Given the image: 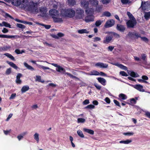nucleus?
Segmentation results:
<instances>
[{
    "instance_id": "nucleus-40",
    "label": "nucleus",
    "mask_w": 150,
    "mask_h": 150,
    "mask_svg": "<svg viewBox=\"0 0 150 150\" xmlns=\"http://www.w3.org/2000/svg\"><path fill=\"white\" fill-rule=\"evenodd\" d=\"M65 74H67L68 76L71 78L76 79L78 80H79V79L77 77H76L75 76L69 73L66 72Z\"/></svg>"
},
{
    "instance_id": "nucleus-59",
    "label": "nucleus",
    "mask_w": 150,
    "mask_h": 150,
    "mask_svg": "<svg viewBox=\"0 0 150 150\" xmlns=\"http://www.w3.org/2000/svg\"><path fill=\"white\" fill-rule=\"evenodd\" d=\"M113 102L115 104L119 106L120 107H121L120 105V104L119 102L117 100L114 99L113 100Z\"/></svg>"
},
{
    "instance_id": "nucleus-13",
    "label": "nucleus",
    "mask_w": 150,
    "mask_h": 150,
    "mask_svg": "<svg viewBox=\"0 0 150 150\" xmlns=\"http://www.w3.org/2000/svg\"><path fill=\"white\" fill-rule=\"evenodd\" d=\"M125 27L123 25L118 24L116 27L117 29L121 32H124L125 30Z\"/></svg>"
},
{
    "instance_id": "nucleus-9",
    "label": "nucleus",
    "mask_w": 150,
    "mask_h": 150,
    "mask_svg": "<svg viewBox=\"0 0 150 150\" xmlns=\"http://www.w3.org/2000/svg\"><path fill=\"white\" fill-rule=\"evenodd\" d=\"M94 16L90 15H87L85 18V21L87 23L93 21H94Z\"/></svg>"
},
{
    "instance_id": "nucleus-5",
    "label": "nucleus",
    "mask_w": 150,
    "mask_h": 150,
    "mask_svg": "<svg viewBox=\"0 0 150 150\" xmlns=\"http://www.w3.org/2000/svg\"><path fill=\"white\" fill-rule=\"evenodd\" d=\"M127 35L131 38L133 37L134 36H136L137 39H138L140 37V34L138 32H129Z\"/></svg>"
},
{
    "instance_id": "nucleus-38",
    "label": "nucleus",
    "mask_w": 150,
    "mask_h": 150,
    "mask_svg": "<svg viewBox=\"0 0 150 150\" xmlns=\"http://www.w3.org/2000/svg\"><path fill=\"white\" fill-rule=\"evenodd\" d=\"M127 15L129 17V18L130 19H135L133 15L129 12L128 11L127 13Z\"/></svg>"
},
{
    "instance_id": "nucleus-44",
    "label": "nucleus",
    "mask_w": 150,
    "mask_h": 150,
    "mask_svg": "<svg viewBox=\"0 0 150 150\" xmlns=\"http://www.w3.org/2000/svg\"><path fill=\"white\" fill-rule=\"evenodd\" d=\"M16 26L18 28L21 29H24L25 28V25L20 23H17Z\"/></svg>"
},
{
    "instance_id": "nucleus-47",
    "label": "nucleus",
    "mask_w": 150,
    "mask_h": 150,
    "mask_svg": "<svg viewBox=\"0 0 150 150\" xmlns=\"http://www.w3.org/2000/svg\"><path fill=\"white\" fill-rule=\"evenodd\" d=\"M139 38H141V39L143 41L145 42H148L149 41L148 39L145 37H141L140 36V37Z\"/></svg>"
},
{
    "instance_id": "nucleus-16",
    "label": "nucleus",
    "mask_w": 150,
    "mask_h": 150,
    "mask_svg": "<svg viewBox=\"0 0 150 150\" xmlns=\"http://www.w3.org/2000/svg\"><path fill=\"white\" fill-rule=\"evenodd\" d=\"M22 76V74L21 73H18L16 76V82L17 84H21L22 81L20 79V78Z\"/></svg>"
},
{
    "instance_id": "nucleus-37",
    "label": "nucleus",
    "mask_w": 150,
    "mask_h": 150,
    "mask_svg": "<svg viewBox=\"0 0 150 150\" xmlns=\"http://www.w3.org/2000/svg\"><path fill=\"white\" fill-rule=\"evenodd\" d=\"M130 75L133 77H137L139 76V75L136 74L134 71H132L131 72L130 74Z\"/></svg>"
},
{
    "instance_id": "nucleus-52",
    "label": "nucleus",
    "mask_w": 150,
    "mask_h": 150,
    "mask_svg": "<svg viewBox=\"0 0 150 150\" xmlns=\"http://www.w3.org/2000/svg\"><path fill=\"white\" fill-rule=\"evenodd\" d=\"M103 21H101L100 20L96 21L95 23V25L96 26H99L101 25Z\"/></svg>"
},
{
    "instance_id": "nucleus-32",
    "label": "nucleus",
    "mask_w": 150,
    "mask_h": 150,
    "mask_svg": "<svg viewBox=\"0 0 150 150\" xmlns=\"http://www.w3.org/2000/svg\"><path fill=\"white\" fill-rule=\"evenodd\" d=\"M89 74L91 75H99L100 73L98 71L96 70H93L90 72Z\"/></svg>"
},
{
    "instance_id": "nucleus-3",
    "label": "nucleus",
    "mask_w": 150,
    "mask_h": 150,
    "mask_svg": "<svg viewBox=\"0 0 150 150\" xmlns=\"http://www.w3.org/2000/svg\"><path fill=\"white\" fill-rule=\"evenodd\" d=\"M84 11L81 8H78L76 10V17L77 18L81 19L84 16Z\"/></svg>"
},
{
    "instance_id": "nucleus-14",
    "label": "nucleus",
    "mask_w": 150,
    "mask_h": 150,
    "mask_svg": "<svg viewBox=\"0 0 150 150\" xmlns=\"http://www.w3.org/2000/svg\"><path fill=\"white\" fill-rule=\"evenodd\" d=\"M81 6L83 8L86 9L88 8L89 3L88 1H81Z\"/></svg>"
},
{
    "instance_id": "nucleus-2",
    "label": "nucleus",
    "mask_w": 150,
    "mask_h": 150,
    "mask_svg": "<svg viewBox=\"0 0 150 150\" xmlns=\"http://www.w3.org/2000/svg\"><path fill=\"white\" fill-rule=\"evenodd\" d=\"M75 14V12L72 8H62L60 10V16L63 17H73Z\"/></svg>"
},
{
    "instance_id": "nucleus-55",
    "label": "nucleus",
    "mask_w": 150,
    "mask_h": 150,
    "mask_svg": "<svg viewBox=\"0 0 150 150\" xmlns=\"http://www.w3.org/2000/svg\"><path fill=\"white\" fill-rule=\"evenodd\" d=\"M120 73L123 76H128V74L124 71H120Z\"/></svg>"
},
{
    "instance_id": "nucleus-58",
    "label": "nucleus",
    "mask_w": 150,
    "mask_h": 150,
    "mask_svg": "<svg viewBox=\"0 0 150 150\" xmlns=\"http://www.w3.org/2000/svg\"><path fill=\"white\" fill-rule=\"evenodd\" d=\"M94 85L98 90H100L101 89V86L99 85L97 83H95Z\"/></svg>"
},
{
    "instance_id": "nucleus-19",
    "label": "nucleus",
    "mask_w": 150,
    "mask_h": 150,
    "mask_svg": "<svg viewBox=\"0 0 150 150\" xmlns=\"http://www.w3.org/2000/svg\"><path fill=\"white\" fill-rule=\"evenodd\" d=\"M52 18L54 23H60L63 22V20L62 18H57L55 16L52 17Z\"/></svg>"
},
{
    "instance_id": "nucleus-30",
    "label": "nucleus",
    "mask_w": 150,
    "mask_h": 150,
    "mask_svg": "<svg viewBox=\"0 0 150 150\" xmlns=\"http://www.w3.org/2000/svg\"><path fill=\"white\" fill-rule=\"evenodd\" d=\"M78 32L79 34L88 33L89 32L86 29H82L78 30Z\"/></svg>"
},
{
    "instance_id": "nucleus-10",
    "label": "nucleus",
    "mask_w": 150,
    "mask_h": 150,
    "mask_svg": "<svg viewBox=\"0 0 150 150\" xmlns=\"http://www.w3.org/2000/svg\"><path fill=\"white\" fill-rule=\"evenodd\" d=\"M11 2L12 5L16 6H18L20 5L21 6L22 3L21 0H11Z\"/></svg>"
},
{
    "instance_id": "nucleus-8",
    "label": "nucleus",
    "mask_w": 150,
    "mask_h": 150,
    "mask_svg": "<svg viewBox=\"0 0 150 150\" xmlns=\"http://www.w3.org/2000/svg\"><path fill=\"white\" fill-rule=\"evenodd\" d=\"M49 13L50 16L52 18V17H55L59 15V11L55 9H52L50 10Z\"/></svg>"
},
{
    "instance_id": "nucleus-28",
    "label": "nucleus",
    "mask_w": 150,
    "mask_h": 150,
    "mask_svg": "<svg viewBox=\"0 0 150 150\" xmlns=\"http://www.w3.org/2000/svg\"><path fill=\"white\" fill-rule=\"evenodd\" d=\"M29 89V87L28 86H23L21 89L22 93H24L28 91Z\"/></svg>"
},
{
    "instance_id": "nucleus-64",
    "label": "nucleus",
    "mask_w": 150,
    "mask_h": 150,
    "mask_svg": "<svg viewBox=\"0 0 150 150\" xmlns=\"http://www.w3.org/2000/svg\"><path fill=\"white\" fill-rule=\"evenodd\" d=\"M145 115L146 117L150 119V112L148 111L146 112H145Z\"/></svg>"
},
{
    "instance_id": "nucleus-6",
    "label": "nucleus",
    "mask_w": 150,
    "mask_h": 150,
    "mask_svg": "<svg viewBox=\"0 0 150 150\" xmlns=\"http://www.w3.org/2000/svg\"><path fill=\"white\" fill-rule=\"evenodd\" d=\"M115 24V21L113 19L108 20L105 23L104 26L106 28H108L112 26Z\"/></svg>"
},
{
    "instance_id": "nucleus-22",
    "label": "nucleus",
    "mask_w": 150,
    "mask_h": 150,
    "mask_svg": "<svg viewBox=\"0 0 150 150\" xmlns=\"http://www.w3.org/2000/svg\"><path fill=\"white\" fill-rule=\"evenodd\" d=\"M115 66H116L121 69H122L125 71L127 70V67L124 66L123 65L121 64H119L118 63H116L115 64Z\"/></svg>"
},
{
    "instance_id": "nucleus-45",
    "label": "nucleus",
    "mask_w": 150,
    "mask_h": 150,
    "mask_svg": "<svg viewBox=\"0 0 150 150\" xmlns=\"http://www.w3.org/2000/svg\"><path fill=\"white\" fill-rule=\"evenodd\" d=\"M136 100L134 98H132L130 99V105L132 104H135L136 103Z\"/></svg>"
},
{
    "instance_id": "nucleus-60",
    "label": "nucleus",
    "mask_w": 150,
    "mask_h": 150,
    "mask_svg": "<svg viewBox=\"0 0 150 150\" xmlns=\"http://www.w3.org/2000/svg\"><path fill=\"white\" fill-rule=\"evenodd\" d=\"M104 100L108 104H110V100L108 97H106L104 99Z\"/></svg>"
},
{
    "instance_id": "nucleus-46",
    "label": "nucleus",
    "mask_w": 150,
    "mask_h": 150,
    "mask_svg": "<svg viewBox=\"0 0 150 150\" xmlns=\"http://www.w3.org/2000/svg\"><path fill=\"white\" fill-rule=\"evenodd\" d=\"M34 139L37 141V142L38 143L39 140L38 134L37 133H36L34 135Z\"/></svg>"
},
{
    "instance_id": "nucleus-39",
    "label": "nucleus",
    "mask_w": 150,
    "mask_h": 150,
    "mask_svg": "<svg viewBox=\"0 0 150 150\" xmlns=\"http://www.w3.org/2000/svg\"><path fill=\"white\" fill-rule=\"evenodd\" d=\"M36 80L39 82L43 83L44 82V81L43 80H42L41 79V77L40 76H36Z\"/></svg>"
},
{
    "instance_id": "nucleus-21",
    "label": "nucleus",
    "mask_w": 150,
    "mask_h": 150,
    "mask_svg": "<svg viewBox=\"0 0 150 150\" xmlns=\"http://www.w3.org/2000/svg\"><path fill=\"white\" fill-rule=\"evenodd\" d=\"M6 62L11 67H13L15 69H17L18 68V67H17L16 65L13 63L9 61H7Z\"/></svg>"
},
{
    "instance_id": "nucleus-27",
    "label": "nucleus",
    "mask_w": 150,
    "mask_h": 150,
    "mask_svg": "<svg viewBox=\"0 0 150 150\" xmlns=\"http://www.w3.org/2000/svg\"><path fill=\"white\" fill-rule=\"evenodd\" d=\"M4 55L7 57L11 59L13 61H15V59L14 57L11 54L8 53H6L4 54Z\"/></svg>"
},
{
    "instance_id": "nucleus-7",
    "label": "nucleus",
    "mask_w": 150,
    "mask_h": 150,
    "mask_svg": "<svg viewBox=\"0 0 150 150\" xmlns=\"http://www.w3.org/2000/svg\"><path fill=\"white\" fill-rule=\"evenodd\" d=\"M0 38H21V37L20 35H1L0 34Z\"/></svg>"
},
{
    "instance_id": "nucleus-48",
    "label": "nucleus",
    "mask_w": 150,
    "mask_h": 150,
    "mask_svg": "<svg viewBox=\"0 0 150 150\" xmlns=\"http://www.w3.org/2000/svg\"><path fill=\"white\" fill-rule=\"evenodd\" d=\"M134 133L132 132H125L123 133V134L125 135H127L128 136H130L133 135Z\"/></svg>"
},
{
    "instance_id": "nucleus-25",
    "label": "nucleus",
    "mask_w": 150,
    "mask_h": 150,
    "mask_svg": "<svg viewBox=\"0 0 150 150\" xmlns=\"http://www.w3.org/2000/svg\"><path fill=\"white\" fill-rule=\"evenodd\" d=\"M83 130L84 132H87L91 135H93L94 134V131L91 129L87 128H84Z\"/></svg>"
},
{
    "instance_id": "nucleus-20",
    "label": "nucleus",
    "mask_w": 150,
    "mask_h": 150,
    "mask_svg": "<svg viewBox=\"0 0 150 150\" xmlns=\"http://www.w3.org/2000/svg\"><path fill=\"white\" fill-rule=\"evenodd\" d=\"M95 65L96 66L99 67L101 68H106L108 67V65L101 62L97 63Z\"/></svg>"
},
{
    "instance_id": "nucleus-4",
    "label": "nucleus",
    "mask_w": 150,
    "mask_h": 150,
    "mask_svg": "<svg viewBox=\"0 0 150 150\" xmlns=\"http://www.w3.org/2000/svg\"><path fill=\"white\" fill-rule=\"evenodd\" d=\"M137 23L135 19H130L128 20L126 23L127 27L128 28H133Z\"/></svg>"
},
{
    "instance_id": "nucleus-17",
    "label": "nucleus",
    "mask_w": 150,
    "mask_h": 150,
    "mask_svg": "<svg viewBox=\"0 0 150 150\" xmlns=\"http://www.w3.org/2000/svg\"><path fill=\"white\" fill-rule=\"evenodd\" d=\"M40 12V16L42 17L45 16L46 15V11L45 9L43 8H41L39 9Z\"/></svg>"
},
{
    "instance_id": "nucleus-11",
    "label": "nucleus",
    "mask_w": 150,
    "mask_h": 150,
    "mask_svg": "<svg viewBox=\"0 0 150 150\" xmlns=\"http://www.w3.org/2000/svg\"><path fill=\"white\" fill-rule=\"evenodd\" d=\"M109 35H107L105 39L103 41L104 43H108L111 41L112 39V35L110 34V32L108 33Z\"/></svg>"
},
{
    "instance_id": "nucleus-26",
    "label": "nucleus",
    "mask_w": 150,
    "mask_h": 150,
    "mask_svg": "<svg viewBox=\"0 0 150 150\" xmlns=\"http://www.w3.org/2000/svg\"><path fill=\"white\" fill-rule=\"evenodd\" d=\"M90 3L93 6L96 7L98 4V1L96 0H91L90 1Z\"/></svg>"
},
{
    "instance_id": "nucleus-12",
    "label": "nucleus",
    "mask_w": 150,
    "mask_h": 150,
    "mask_svg": "<svg viewBox=\"0 0 150 150\" xmlns=\"http://www.w3.org/2000/svg\"><path fill=\"white\" fill-rule=\"evenodd\" d=\"M133 87L137 90L143 92L145 91L144 89L143 88V86L139 84H136L133 86Z\"/></svg>"
},
{
    "instance_id": "nucleus-53",
    "label": "nucleus",
    "mask_w": 150,
    "mask_h": 150,
    "mask_svg": "<svg viewBox=\"0 0 150 150\" xmlns=\"http://www.w3.org/2000/svg\"><path fill=\"white\" fill-rule=\"evenodd\" d=\"M85 121V119L83 118H79L77 119L78 123H83Z\"/></svg>"
},
{
    "instance_id": "nucleus-63",
    "label": "nucleus",
    "mask_w": 150,
    "mask_h": 150,
    "mask_svg": "<svg viewBox=\"0 0 150 150\" xmlns=\"http://www.w3.org/2000/svg\"><path fill=\"white\" fill-rule=\"evenodd\" d=\"M16 95V93H12L10 97L9 98V99H13L15 97Z\"/></svg>"
},
{
    "instance_id": "nucleus-33",
    "label": "nucleus",
    "mask_w": 150,
    "mask_h": 150,
    "mask_svg": "<svg viewBox=\"0 0 150 150\" xmlns=\"http://www.w3.org/2000/svg\"><path fill=\"white\" fill-rule=\"evenodd\" d=\"M144 17L146 20H148L150 18V11L148 12H145Z\"/></svg>"
},
{
    "instance_id": "nucleus-36",
    "label": "nucleus",
    "mask_w": 150,
    "mask_h": 150,
    "mask_svg": "<svg viewBox=\"0 0 150 150\" xmlns=\"http://www.w3.org/2000/svg\"><path fill=\"white\" fill-rule=\"evenodd\" d=\"M10 47L7 46H4L3 47H0V52H2L3 51H6L7 50L9 49Z\"/></svg>"
},
{
    "instance_id": "nucleus-24",
    "label": "nucleus",
    "mask_w": 150,
    "mask_h": 150,
    "mask_svg": "<svg viewBox=\"0 0 150 150\" xmlns=\"http://www.w3.org/2000/svg\"><path fill=\"white\" fill-rule=\"evenodd\" d=\"M67 3L69 6H73L75 5L76 1L75 0H67Z\"/></svg>"
},
{
    "instance_id": "nucleus-42",
    "label": "nucleus",
    "mask_w": 150,
    "mask_h": 150,
    "mask_svg": "<svg viewBox=\"0 0 150 150\" xmlns=\"http://www.w3.org/2000/svg\"><path fill=\"white\" fill-rule=\"evenodd\" d=\"M95 107L94 105L92 104H90L85 107L84 109H92L94 108Z\"/></svg>"
},
{
    "instance_id": "nucleus-51",
    "label": "nucleus",
    "mask_w": 150,
    "mask_h": 150,
    "mask_svg": "<svg viewBox=\"0 0 150 150\" xmlns=\"http://www.w3.org/2000/svg\"><path fill=\"white\" fill-rule=\"evenodd\" d=\"M11 72V68L7 69L5 72V74L7 75L10 74Z\"/></svg>"
},
{
    "instance_id": "nucleus-56",
    "label": "nucleus",
    "mask_w": 150,
    "mask_h": 150,
    "mask_svg": "<svg viewBox=\"0 0 150 150\" xmlns=\"http://www.w3.org/2000/svg\"><path fill=\"white\" fill-rule=\"evenodd\" d=\"M121 2L123 4H127L131 2V1H129L128 0H121Z\"/></svg>"
},
{
    "instance_id": "nucleus-49",
    "label": "nucleus",
    "mask_w": 150,
    "mask_h": 150,
    "mask_svg": "<svg viewBox=\"0 0 150 150\" xmlns=\"http://www.w3.org/2000/svg\"><path fill=\"white\" fill-rule=\"evenodd\" d=\"M2 23L3 24V25H2L3 26L4 25L5 27H8L9 28H11V25L7 23V22H3Z\"/></svg>"
},
{
    "instance_id": "nucleus-54",
    "label": "nucleus",
    "mask_w": 150,
    "mask_h": 150,
    "mask_svg": "<svg viewBox=\"0 0 150 150\" xmlns=\"http://www.w3.org/2000/svg\"><path fill=\"white\" fill-rule=\"evenodd\" d=\"M141 59L144 61H146V56L144 54H141Z\"/></svg>"
},
{
    "instance_id": "nucleus-34",
    "label": "nucleus",
    "mask_w": 150,
    "mask_h": 150,
    "mask_svg": "<svg viewBox=\"0 0 150 150\" xmlns=\"http://www.w3.org/2000/svg\"><path fill=\"white\" fill-rule=\"evenodd\" d=\"M132 142V140H131L127 139L126 140H122L120 142V143H123L126 144H127Z\"/></svg>"
},
{
    "instance_id": "nucleus-18",
    "label": "nucleus",
    "mask_w": 150,
    "mask_h": 150,
    "mask_svg": "<svg viewBox=\"0 0 150 150\" xmlns=\"http://www.w3.org/2000/svg\"><path fill=\"white\" fill-rule=\"evenodd\" d=\"M98 81L103 85L105 86L106 85V80L104 78L101 77H98L97 78Z\"/></svg>"
},
{
    "instance_id": "nucleus-29",
    "label": "nucleus",
    "mask_w": 150,
    "mask_h": 150,
    "mask_svg": "<svg viewBox=\"0 0 150 150\" xmlns=\"http://www.w3.org/2000/svg\"><path fill=\"white\" fill-rule=\"evenodd\" d=\"M56 70L58 72H64L65 71V69L64 68L59 65L57 66V67L56 68Z\"/></svg>"
},
{
    "instance_id": "nucleus-61",
    "label": "nucleus",
    "mask_w": 150,
    "mask_h": 150,
    "mask_svg": "<svg viewBox=\"0 0 150 150\" xmlns=\"http://www.w3.org/2000/svg\"><path fill=\"white\" fill-rule=\"evenodd\" d=\"M142 79L144 80H148L149 78L146 76L143 75L142 77Z\"/></svg>"
},
{
    "instance_id": "nucleus-57",
    "label": "nucleus",
    "mask_w": 150,
    "mask_h": 150,
    "mask_svg": "<svg viewBox=\"0 0 150 150\" xmlns=\"http://www.w3.org/2000/svg\"><path fill=\"white\" fill-rule=\"evenodd\" d=\"M111 0H102V2L104 4H107L109 3Z\"/></svg>"
},
{
    "instance_id": "nucleus-31",
    "label": "nucleus",
    "mask_w": 150,
    "mask_h": 150,
    "mask_svg": "<svg viewBox=\"0 0 150 150\" xmlns=\"http://www.w3.org/2000/svg\"><path fill=\"white\" fill-rule=\"evenodd\" d=\"M24 66L28 69L31 70V71H33L34 70V68L32 66L29 65L26 62H24Z\"/></svg>"
},
{
    "instance_id": "nucleus-41",
    "label": "nucleus",
    "mask_w": 150,
    "mask_h": 150,
    "mask_svg": "<svg viewBox=\"0 0 150 150\" xmlns=\"http://www.w3.org/2000/svg\"><path fill=\"white\" fill-rule=\"evenodd\" d=\"M77 133L78 135L81 138H83L84 135L82 132L80 130H78L77 131Z\"/></svg>"
},
{
    "instance_id": "nucleus-15",
    "label": "nucleus",
    "mask_w": 150,
    "mask_h": 150,
    "mask_svg": "<svg viewBox=\"0 0 150 150\" xmlns=\"http://www.w3.org/2000/svg\"><path fill=\"white\" fill-rule=\"evenodd\" d=\"M94 12V9L93 8H88L85 10V12L86 15H93L92 14Z\"/></svg>"
},
{
    "instance_id": "nucleus-35",
    "label": "nucleus",
    "mask_w": 150,
    "mask_h": 150,
    "mask_svg": "<svg viewBox=\"0 0 150 150\" xmlns=\"http://www.w3.org/2000/svg\"><path fill=\"white\" fill-rule=\"evenodd\" d=\"M112 35V36H114L115 38H119L120 37V36L119 34L113 32H110V34Z\"/></svg>"
},
{
    "instance_id": "nucleus-62",
    "label": "nucleus",
    "mask_w": 150,
    "mask_h": 150,
    "mask_svg": "<svg viewBox=\"0 0 150 150\" xmlns=\"http://www.w3.org/2000/svg\"><path fill=\"white\" fill-rule=\"evenodd\" d=\"M83 103L84 105H87L89 103V100L88 99H86L83 101Z\"/></svg>"
},
{
    "instance_id": "nucleus-1",
    "label": "nucleus",
    "mask_w": 150,
    "mask_h": 150,
    "mask_svg": "<svg viewBox=\"0 0 150 150\" xmlns=\"http://www.w3.org/2000/svg\"><path fill=\"white\" fill-rule=\"evenodd\" d=\"M21 8L25 9L32 12H35L37 10V8L35 3L33 2L30 4L27 0H23Z\"/></svg>"
},
{
    "instance_id": "nucleus-43",
    "label": "nucleus",
    "mask_w": 150,
    "mask_h": 150,
    "mask_svg": "<svg viewBox=\"0 0 150 150\" xmlns=\"http://www.w3.org/2000/svg\"><path fill=\"white\" fill-rule=\"evenodd\" d=\"M103 16L107 17H110L111 16V14L110 12L108 11L104 12L103 14Z\"/></svg>"
},
{
    "instance_id": "nucleus-23",
    "label": "nucleus",
    "mask_w": 150,
    "mask_h": 150,
    "mask_svg": "<svg viewBox=\"0 0 150 150\" xmlns=\"http://www.w3.org/2000/svg\"><path fill=\"white\" fill-rule=\"evenodd\" d=\"M119 99L121 101H122V100H125L127 98V96L124 94L121 93L119 95Z\"/></svg>"
},
{
    "instance_id": "nucleus-50",
    "label": "nucleus",
    "mask_w": 150,
    "mask_h": 150,
    "mask_svg": "<svg viewBox=\"0 0 150 150\" xmlns=\"http://www.w3.org/2000/svg\"><path fill=\"white\" fill-rule=\"evenodd\" d=\"M96 7V11L97 12H100V11L101 10L102 8V7L101 6H97Z\"/></svg>"
}]
</instances>
